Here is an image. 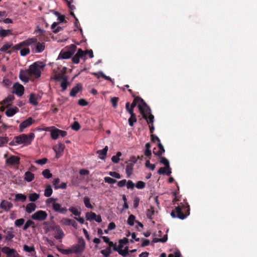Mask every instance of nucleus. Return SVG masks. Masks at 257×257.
Instances as JSON below:
<instances>
[{"label": "nucleus", "instance_id": "30", "mask_svg": "<svg viewBox=\"0 0 257 257\" xmlns=\"http://www.w3.org/2000/svg\"><path fill=\"white\" fill-rule=\"evenodd\" d=\"M36 208V205L34 203H28L26 207V211L28 213H31L34 211Z\"/></svg>", "mask_w": 257, "mask_h": 257}, {"label": "nucleus", "instance_id": "48", "mask_svg": "<svg viewBox=\"0 0 257 257\" xmlns=\"http://www.w3.org/2000/svg\"><path fill=\"white\" fill-rule=\"evenodd\" d=\"M28 74L27 73V74H23L22 72H20V79L22 80L23 81H24L25 82H28L29 80V78L28 77Z\"/></svg>", "mask_w": 257, "mask_h": 257}, {"label": "nucleus", "instance_id": "60", "mask_svg": "<svg viewBox=\"0 0 257 257\" xmlns=\"http://www.w3.org/2000/svg\"><path fill=\"white\" fill-rule=\"evenodd\" d=\"M48 161V159L47 158H43L42 159L37 160L35 161V163L37 164L43 165L45 164Z\"/></svg>", "mask_w": 257, "mask_h": 257}, {"label": "nucleus", "instance_id": "13", "mask_svg": "<svg viewBox=\"0 0 257 257\" xmlns=\"http://www.w3.org/2000/svg\"><path fill=\"white\" fill-rule=\"evenodd\" d=\"M48 214L46 211L43 210H39L32 215L31 218L33 219L39 221H43L47 217Z\"/></svg>", "mask_w": 257, "mask_h": 257}, {"label": "nucleus", "instance_id": "34", "mask_svg": "<svg viewBox=\"0 0 257 257\" xmlns=\"http://www.w3.org/2000/svg\"><path fill=\"white\" fill-rule=\"evenodd\" d=\"M145 114L147 118H144V119L146 120L148 123L149 124H153V122H154V115L153 114H152L151 113L150 114H148V113H147L146 112H145Z\"/></svg>", "mask_w": 257, "mask_h": 257}, {"label": "nucleus", "instance_id": "9", "mask_svg": "<svg viewBox=\"0 0 257 257\" xmlns=\"http://www.w3.org/2000/svg\"><path fill=\"white\" fill-rule=\"evenodd\" d=\"M56 200V198H50L47 199L46 203L49 204L52 202V208L55 212L62 214H66L68 211V209L65 207H62L61 204L60 203L55 202Z\"/></svg>", "mask_w": 257, "mask_h": 257}, {"label": "nucleus", "instance_id": "11", "mask_svg": "<svg viewBox=\"0 0 257 257\" xmlns=\"http://www.w3.org/2000/svg\"><path fill=\"white\" fill-rule=\"evenodd\" d=\"M24 41L14 45L13 47L14 50H20V55L22 56H26L29 54L30 53V50L28 46L23 45Z\"/></svg>", "mask_w": 257, "mask_h": 257}, {"label": "nucleus", "instance_id": "33", "mask_svg": "<svg viewBox=\"0 0 257 257\" xmlns=\"http://www.w3.org/2000/svg\"><path fill=\"white\" fill-rule=\"evenodd\" d=\"M12 32L10 30H5L0 28V37H6L9 35H12Z\"/></svg>", "mask_w": 257, "mask_h": 257}, {"label": "nucleus", "instance_id": "10", "mask_svg": "<svg viewBox=\"0 0 257 257\" xmlns=\"http://www.w3.org/2000/svg\"><path fill=\"white\" fill-rule=\"evenodd\" d=\"M85 242L82 237H79L78 243L72 246V251L74 253H81L84 250Z\"/></svg>", "mask_w": 257, "mask_h": 257}, {"label": "nucleus", "instance_id": "18", "mask_svg": "<svg viewBox=\"0 0 257 257\" xmlns=\"http://www.w3.org/2000/svg\"><path fill=\"white\" fill-rule=\"evenodd\" d=\"M86 218L87 220H95L98 223L102 221L101 216L100 215H97L95 213L92 212H87L86 213Z\"/></svg>", "mask_w": 257, "mask_h": 257}, {"label": "nucleus", "instance_id": "59", "mask_svg": "<svg viewBox=\"0 0 257 257\" xmlns=\"http://www.w3.org/2000/svg\"><path fill=\"white\" fill-rule=\"evenodd\" d=\"M60 180L58 178L54 179V180L53 181L52 183L54 186V188L55 190L59 189V184L60 183Z\"/></svg>", "mask_w": 257, "mask_h": 257}, {"label": "nucleus", "instance_id": "6", "mask_svg": "<svg viewBox=\"0 0 257 257\" xmlns=\"http://www.w3.org/2000/svg\"><path fill=\"white\" fill-rule=\"evenodd\" d=\"M137 98L138 100V107L139 109L141 114H142L143 118H146V116L145 114V112H146L147 113L150 114L151 113V110L149 106L146 103V102L140 96H137Z\"/></svg>", "mask_w": 257, "mask_h": 257}, {"label": "nucleus", "instance_id": "7", "mask_svg": "<svg viewBox=\"0 0 257 257\" xmlns=\"http://www.w3.org/2000/svg\"><path fill=\"white\" fill-rule=\"evenodd\" d=\"M137 98L138 100V107L139 109L141 114H142L143 118H146V116L145 114V112H146L147 113L150 114L151 113V110L149 106L146 103V102L140 96H137Z\"/></svg>", "mask_w": 257, "mask_h": 257}, {"label": "nucleus", "instance_id": "20", "mask_svg": "<svg viewBox=\"0 0 257 257\" xmlns=\"http://www.w3.org/2000/svg\"><path fill=\"white\" fill-rule=\"evenodd\" d=\"M13 88L15 93L20 96L23 95L24 92V87L19 83H15L13 85Z\"/></svg>", "mask_w": 257, "mask_h": 257}, {"label": "nucleus", "instance_id": "25", "mask_svg": "<svg viewBox=\"0 0 257 257\" xmlns=\"http://www.w3.org/2000/svg\"><path fill=\"white\" fill-rule=\"evenodd\" d=\"M108 147L105 146L102 150H98L97 154L99 155V158L101 160H104L107 155Z\"/></svg>", "mask_w": 257, "mask_h": 257}, {"label": "nucleus", "instance_id": "27", "mask_svg": "<svg viewBox=\"0 0 257 257\" xmlns=\"http://www.w3.org/2000/svg\"><path fill=\"white\" fill-rule=\"evenodd\" d=\"M19 111V108L15 106L14 108H9L6 111V114L8 117H12Z\"/></svg>", "mask_w": 257, "mask_h": 257}, {"label": "nucleus", "instance_id": "32", "mask_svg": "<svg viewBox=\"0 0 257 257\" xmlns=\"http://www.w3.org/2000/svg\"><path fill=\"white\" fill-rule=\"evenodd\" d=\"M134 166V164L130 163H127L125 169V171L127 177H130L132 174Z\"/></svg>", "mask_w": 257, "mask_h": 257}, {"label": "nucleus", "instance_id": "40", "mask_svg": "<svg viewBox=\"0 0 257 257\" xmlns=\"http://www.w3.org/2000/svg\"><path fill=\"white\" fill-rule=\"evenodd\" d=\"M70 84V83L68 81V79H65L61 82V87H62V91H65L68 86Z\"/></svg>", "mask_w": 257, "mask_h": 257}, {"label": "nucleus", "instance_id": "16", "mask_svg": "<svg viewBox=\"0 0 257 257\" xmlns=\"http://www.w3.org/2000/svg\"><path fill=\"white\" fill-rule=\"evenodd\" d=\"M35 120L32 117H29L25 120L22 122L19 125L20 132H23L24 130L29 127L31 124L35 123Z\"/></svg>", "mask_w": 257, "mask_h": 257}, {"label": "nucleus", "instance_id": "61", "mask_svg": "<svg viewBox=\"0 0 257 257\" xmlns=\"http://www.w3.org/2000/svg\"><path fill=\"white\" fill-rule=\"evenodd\" d=\"M80 127V125L77 121H75L71 126L72 129L74 131H78Z\"/></svg>", "mask_w": 257, "mask_h": 257}, {"label": "nucleus", "instance_id": "29", "mask_svg": "<svg viewBox=\"0 0 257 257\" xmlns=\"http://www.w3.org/2000/svg\"><path fill=\"white\" fill-rule=\"evenodd\" d=\"M35 178L34 174L30 171H27L25 174V180L28 182L32 181Z\"/></svg>", "mask_w": 257, "mask_h": 257}, {"label": "nucleus", "instance_id": "22", "mask_svg": "<svg viewBox=\"0 0 257 257\" xmlns=\"http://www.w3.org/2000/svg\"><path fill=\"white\" fill-rule=\"evenodd\" d=\"M6 162L10 165H18L20 163V158L16 156H11L7 159Z\"/></svg>", "mask_w": 257, "mask_h": 257}, {"label": "nucleus", "instance_id": "39", "mask_svg": "<svg viewBox=\"0 0 257 257\" xmlns=\"http://www.w3.org/2000/svg\"><path fill=\"white\" fill-rule=\"evenodd\" d=\"M58 129L55 128L51 131V137L53 140H57L59 136Z\"/></svg>", "mask_w": 257, "mask_h": 257}, {"label": "nucleus", "instance_id": "21", "mask_svg": "<svg viewBox=\"0 0 257 257\" xmlns=\"http://www.w3.org/2000/svg\"><path fill=\"white\" fill-rule=\"evenodd\" d=\"M13 207V204L8 201L3 200L0 204V208L5 211H8Z\"/></svg>", "mask_w": 257, "mask_h": 257}, {"label": "nucleus", "instance_id": "4", "mask_svg": "<svg viewBox=\"0 0 257 257\" xmlns=\"http://www.w3.org/2000/svg\"><path fill=\"white\" fill-rule=\"evenodd\" d=\"M35 137L34 133H30L29 136L26 134H22L14 138V140H16V143L18 145L24 144L26 145H30L32 140Z\"/></svg>", "mask_w": 257, "mask_h": 257}, {"label": "nucleus", "instance_id": "5", "mask_svg": "<svg viewBox=\"0 0 257 257\" xmlns=\"http://www.w3.org/2000/svg\"><path fill=\"white\" fill-rule=\"evenodd\" d=\"M137 98L138 100V107L139 109L141 114H142L143 118H146V116L145 114V112H146L147 113L150 114L151 113V110L149 106L146 103V102L140 96H137Z\"/></svg>", "mask_w": 257, "mask_h": 257}, {"label": "nucleus", "instance_id": "8", "mask_svg": "<svg viewBox=\"0 0 257 257\" xmlns=\"http://www.w3.org/2000/svg\"><path fill=\"white\" fill-rule=\"evenodd\" d=\"M137 98L138 100V107L139 109L141 114H142L143 118H146V116L145 114V112H146L147 113L150 114L151 113V110L149 106L146 103V102L140 96H137Z\"/></svg>", "mask_w": 257, "mask_h": 257}, {"label": "nucleus", "instance_id": "24", "mask_svg": "<svg viewBox=\"0 0 257 257\" xmlns=\"http://www.w3.org/2000/svg\"><path fill=\"white\" fill-rule=\"evenodd\" d=\"M36 48L35 49V53H40L43 52L45 48V44L44 42H38L37 40Z\"/></svg>", "mask_w": 257, "mask_h": 257}, {"label": "nucleus", "instance_id": "51", "mask_svg": "<svg viewBox=\"0 0 257 257\" xmlns=\"http://www.w3.org/2000/svg\"><path fill=\"white\" fill-rule=\"evenodd\" d=\"M135 219L136 217L135 215L133 214L130 215L127 219V223L131 226H133Z\"/></svg>", "mask_w": 257, "mask_h": 257}, {"label": "nucleus", "instance_id": "53", "mask_svg": "<svg viewBox=\"0 0 257 257\" xmlns=\"http://www.w3.org/2000/svg\"><path fill=\"white\" fill-rule=\"evenodd\" d=\"M100 252L104 256L108 257L111 253V248L108 247L105 249L101 250Z\"/></svg>", "mask_w": 257, "mask_h": 257}, {"label": "nucleus", "instance_id": "28", "mask_svg": "<svg viewBox=\"0 0 257 257\" xmlns=\"http://www.w3.org/2000/svg\"><path fill=\"white\" fill-rule=\"evenodd\" d=\"M14 99V96L13 95H9L8 97L6 98L3 101L1 102L2 104L3 105H7V106H9L11 105V103Z\"/></svg>", "mask_w": 257, "mask_h": 257}, {"label": "nucleus", "instance_id": "43", "mask_svg": "<svg viewBox=\"0 0 257 257\" xmlns=\"http://www.w3.org/2000/svg\"><path fill=\"white\" fill-rule=\"evenodd\" d=\"M160 163L164 164L166 169H170V164L169 161L164 157H160Z\"/></svg>", "mask_w": 257, "mask_h": 257}, {"label": "nucleus", "instance_id": "41", "mask_svg": "<svg viewBox=\"0 0 257 257\" xmlns=\"http://www.w3.org/2000/svg\"><path fill=\"white\" fill-rule=\"evenodd\" d=\"M34 224H35V223L34 221H33L31 220H28L26 221V222L24 224L23 229L24 230H26L31 226H32V227L34 228L35 227V226H34Z\"/></svg>", "mask_w": 257, "mask_h": 257}, {"label": "nucleus", "instance_id": "2", "mask_svg": "<svg viewBox=\"0 0 257 257\" xmlns=\"http://www.w3.org/2000/svg\"><path fill=\"white\" fill-rule=\"evenodd\" d=\"M45 65L43 62L37 61L29 66L27 70L29 76H34L35 78H38L41 76V70Z\"/></svg>", "mask_w": 257, "mask_h": 257}, {"label": "nucleus", "instance_id": "44", "mask_svg": "<svg viewBox=\"0 0 257 257\" xmlns=\"http://www.w3.org/2000/svg\"><path fill=\"white\" fill-rule=\"evenodd\" d=\"M13 44H5L1 47L0 51L3 52H6L9 49L13 47Z\"/></svg>", "mask_w": 257, "mask_h": 257}, {"label": "nucleus", "instance_id": "62", "mask_svg": "<svg viewBox=\"0 0 257 257\" xmlns=\"http://www.w3.org/2000/svg\"><path fill=\"white\" fill-rule=\"evenodd\" d=\"M118 100V98L116 97H113L111 98V102L112 103V105L114 108H116L117 107V103Z\"/></svg>", "mask_w": 257, "mask_h": 257}, {"label": "nucleus", "instance_id": "37", "mask_svg": "<svg viewBox=\"0 0 257 257\" xmlns=\"http://www.w3.org/2000/svg\"><path fill=\"white\" fill-rule=\"evenodd\" d=\"M30 103L34 105H36L38 104L37 97L33 93H31L29 96Z\"/></svg>", "mask_w": 257, "mask_h": 257}, {"label": "nucleus", "instance_id": "49", "mask_svg": "<svg viewBox=\"0 0 257 257\" xmlns=\"http://www.w3.org/2000/svg\"><path fill=\"white\" fill-rule=\"evenodd\" d=\"M84 203L85 205V206L87 208L92 209L93 208V206L90 204V199L88 197H85L84 198Z\"/></svg>", "mask_w": 257, "mask_h": 257}, {"label": "nucleus", "instance_id": "12", "mask_svg": "<svg viewBox=\"0 0 257 257\" xmlns=\"http://www.w3.org/2000/svg\"><path fill=\"white\" fill-rule=\"evenodd\" d=\"M2 251L7 255L6 257H22L16 249L8 246L3 247Z\"/></svg>", "mask_w": 257, "mask_h": 257}, {"label": "nucleus", "instance_id": "23", "mask_svg": "<svg viewBox=\"0 0 257 257\" xmlns=\"http://www.w3.org/2000/svg\"><path fill=\"white\" fill-rule=\"evenodd\" d=\"M82 86L81 84L78 83L77 85L72 88L71 89L70 92V96L72 97H75L77 95V94L82 91Z\"/></svg>", "mask_w": 257, "mask_h": 257}, {"label": "nucleus", "instance_id": "1", "mask_svg": "<svg viewBox=\"0 0 257 257\" xmlns=\"http://www.w3.org/2000/svg\"><path fill=\"white\" fill-rule=\"evenodd\" d=\"M181 205L176 206L174 210L171 213L173 218H178L180 219H185L190 214L189 206L187 203L182 204Z\"/></svg>", "mask_w": 257, "mask_h": 257}, {"label": "nucleus", "instance_id": "42", "mask_svg": "<svg viewBox=\"0 0 257 257\" xmlns=\"http://www.w3.org/2000/svg\"><path fill=\"white\" fill-rule=\"evenodd\" d=\"M42 174L46 179H49L52 177V174L51 173L50 171L48 169L43 170Z\"/></svg>", "mask_w": 257, "mask_h": 257}, {"label": "nucleus", "instance_id": "26", "mask_svg": "<svg viewBox=\"0 0 257 257\" xmlns=\"http://www.w3.org/2000/svg\"><path fill=\"white\" fill-rule=\"evenodd\" d=\"M158 147L159 149V150L158 151H156V148H154L153 149V153L155 155H156L158 157H160L163 153L165 152V149L164 148L162 144L160 142L158 144Z\"/></svg>", "mask_w": 257, "mask_h": 257}, {"label": "nucleus", "instance_id": "57", "mask_svg": "<svg viewBox=\"0 0 257 257\" xmlns=\"http://www.w3.org/2000/svg\"><path fill=\"white\" fill-rule=\"evenodd\" d=\"M58 250L61 252L62 253L64 254H69L70 253H72L73 252L72 251V248H68V249H59Z\"/></svg>", "mask_w": 257, "mask_h": 257}, {"label": "nucleus", "instance_id": "52", "mask_svg": "<svg viewBox=\"0 0 257 257\" xmlns=\"http://www.w3.org/2000/svg\"><path fill=\"white\" fill-rule=\"evenodd\" d=\"M24 250L28 252H32L35 251V247L34 246H29L25 244L23 247Z\"/></svg>", "mask_w": 257, "mask_h": 257}, {"label": "nucleus", "instance_id": "36", "mask_svg": "<svg viewBox=\"0 0 257 257\" xmlns=\"http://www.w3.org/2000/svg\"><path fill=\"white\" fill-rule=\"evenodd\" d=\"M65 79H68V76L65 75L63 73L56 74L54 77V79L56 81H63Z\"/></svg>", "mask_w": 257, "mask_h": 257}, {"label": "nucleus", "instance_id": "17", "mask_svg": "<svg viewBox=\"0 0 257 257\" xmlns=\"http://www.w3.org/2000/svg\"><path fill=\"white\" fill-rule=\"evenodd\" d=\"M65 148V145L61 143H60L53 147V149L56 153V158H58L62 156Z\"/></svg>", "mask_w": 257, "mask_h": 257}, {"label": "nucleus", "instance_id": "56", "mask_svg": "<svg viewBox=\"0 0 257 257\" xmlns=\"http://www.w3.org/2000/svg\"><path fill=\"white\" fill-rule=\"evenodd\" d=\"M135 186L139 189H142L145 187L146 183L143 181H139L136 183Z\"/></svg>", "mask_w": 257, "mask_h": 257}, {"label": "nucleus", "instance_id": "31", "mask_svg": "<svg viewBox=\"0 0 257 257\" xmlns=\"http://www.w3.org/2000/svg\"><path fill=\"white\" fill-rule=\"evenodd\" d=\"M53 190L50 184L47 185L44 191V196L45 197H49L51 196Z\"/></svg>", "mask_w": 257, "mask_h": 257}, {"label": "nucleus", "instance_id": "38", "mask_svg": "<svg viewBox=\"0 0 257 257\" xmlns=\"http://www.w3.org/2000/svg\"><path fill=\"white\" fill-rule=\"evenodd\" d=\"M27 199V197L25 195L23 194H17L15 195V201H21L22 202H25Z\"/></svg>", "mask_w": 257, "mask_h": 257}, {"label": "nucleus", "instance_id": "46", "mask_svg": "<svg viewBox=\"0 0 257 257\" xmlns=\"http://www.w3.org/2000/svg\"><path fill=\"white\" fill-rule=\"evenodd\" d=\"M120 152H117L115 156H113L111 158V160L114 163H117L119 161V157L121 156Z\"/></svg>", "mask_w": 257, "mask_h": 257}, {"label": "nucleus", "instance_id": "14", "mask_svg": "<svg viewBox=\"0 0 257 257\" xmlns=\"http://www.w3.org/2000/svg\"><path fill=\"white\" fill-rule=\"evenodd\" d=\"M51 228L55 230L54 237L56 239L60 240V242H61V240L65 236V233L60 226L59 225H53Z\"/></svg>", "mask_w": 257, "mask_h": 257}, {"label": "nucleus", "instance_id": "35", "mask_svg": "<svg viewBox=\"0 0 257 257\" xmlns=\"http://www.w3.org/2000/svg\"><path fill=\"white\" fill-rule=\"evenodd\" d=\"M40 197V195L36 193H33L30 194L29 195V200L31 202H35Z\"/></svg>", "mask_w": 257, "mask_h": 257}, {"label": "nucleus", "instance_id": "47", "mask_svg": "<svg viewBox=\"0 0 257 257\" xmlns=\"http://www.w3.org/2000/svg\"><path fill=\"white\" fill-rule=\"evenodd\" d=\"M136 115H131L128 119V124L131 126H133L134 123L137 121Z\"/></svg>", "mask_w": 257, "mask_h": 257}, {"label": "nucleus", "instance_id": "64", "mask_svg": "<svg viewBox=\"0 0 257 257\" xmlns=\"http://www.w3.org/2000/svg\"><path fill=\"white\" fill-rule=\"evenodd\" d=\"M70 221H71L70 219H69L67 218H64L61 220V223L65 225L69 226Z\"/></svg>", "mask_w": 257, "mask_h": 257}, {"label": "nucleus", "instance_id": "45", "mask_svg": "<svg viewBox=\"0 0 257 257\" xmlns=\"http://www.w3.org/2000/svg\"><path fill=\"white\" fill-rule=\"evenodd\" d=\"M68 210L76 216H79L81 214V212L76 207H71Z\"/></svg>", "mask_w": 257, "mask_h": 257}, {"label": "nucleus", "instance_id": "15", "mask_svg": "<svg viewBox=\"0 0 257 257\" xmlns=\"http://www.w3.org/2000/svg\"><path fill=\"white\" fill-rule=\"evenodd\" d=\"M36 42L37 38L33 37L24 40L23 45L28 46V47L29 46L31 47L32 52L35 53V49L36 48Z\"/></svg>", "mask_w": 257, "mask_h": 257}, {"label": "nucleus", "instance_id": "54", "mask_svg": "<svg viewBox=\"0 0 257 257\" xmlns=\"http://www.w3.org/2000/svg\"><path fill=\"white\" fill-rule=\"evenodd\" d=\"M154 214V210L153 207H151L150 209H148L147 211V216L148 218L151 219L152 216Z\"/></svg>", "mask_w": 257, "mask_h": 257}, {"label": "nucleus", "instance_id": "50", "mask_svg": "<svg viewBox=\"0 0 257 257\" xmlns=\"http://www.w3.org/2000/svg\"><path fill=\"white\" fill-rule=\"evenodd\" d=\"M118 254L122 255L123 257H126L128 254V247L126 246L124 249L119 250Z\"/></svg>", "mask_w": 257, "mask_h": 257}, {"label": "nucleus", "instance_id": "3", "mask_svg": "<svg viewBox=\"0 0 257 257\" xmlns=\"http://www.w3.org/2000/svg\"><path fill=\"white\" fill-rule=\"evenodd\" d=\"M76 46L74 44L66 47L61 51L58 59H67L70 58L76 51Z\"/></svg>", "mask_w": 257, "mask_h": 257}, {"label": "nucleus", "instance_id": "58", "mask_svg": "<svg viewBox=\"0 0 257 257\" xmlns=\"http://www.w3.org/2000/svg\"><path fill=\"white\" fill-rule=\"evenodd\" d=\"M104 181L109 184H114L117 182L116 180L109 177H104Z\"/></svg>", "mask_w": 257, "mask_h": 257}, {"label": "nucleus", "instance_id": "63", "mask_svg": "<svg viewBox=\"0 0 257 257\" xmlns=\"http://www.w3.org/2000/svg\"><path fill=\"white\" fill-rule=\"evenodd\" d=\"M126 184L127 189H133L135 186V184L132 180H128L126 181Z\"/></svg>", "mask_w": 257, "mask_h": 257}, {"label": "nucleus", "instance_id": "19", "mask_svg": "<svg viewBox=\"0 0 257 257\" xmlns=\"http://www.w3.org/2000/svg\"><path fill=\"white\" fill-rule=\"evenodd\" d=\"M85 56L84 51L81 49H79L76 54L72 57V61L75 64L79 63L80 58H83Z\"/></svg>", "mask_w": 257, "mask_h": 257}, {"label": "nucleus", "instance_id": "55", "mask_svg": "<svg viewBox=\"0 0 257 257\" xmlns=\"http://www.w3.org/2000/svg\"><path fill=\"white\" fill-rule=\"evenodd\" d=\"M25 222V219L24 218H20L17 219L15 221V225L17 227H21Z\"/></svg>", "mask_w": 257, "mask_h": 257}]
</instances>
